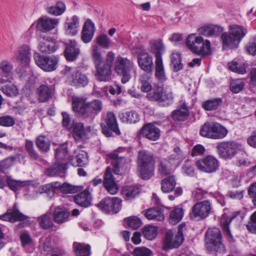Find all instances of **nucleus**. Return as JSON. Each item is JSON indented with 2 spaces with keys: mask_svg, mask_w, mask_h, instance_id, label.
I'll return each mask as SVG.
<instances>
[{
  "mask_svg": "<svg viewBox=\"0 0 256 256\" xmlns=\"http://www.w3.org/2000/svg\"><path fill=\"white\" fill-rule=\"evenodd\" d=\"M72 108L82 118L91 122L102 110V103L97 99L87 102L84 99L76 98L72 101Z\"/></svg>",
  "mask_w": 256,
  "mask_h": 256,
  "instance_id": "f257e3e1",
  "label": "nucleus"
},
{
  "mask_svg": "<svg viewBox=\"0 0 256 256\" xmlns=\"http://www.w3.org/2000/svg\"><path fill=\"white\" fill-rule=\"evenodd\" d=\"M110 158L112 168L108 166L106 170L103 180V185L108 193L115 194L117 193L118 187L112 172L115 174H121L120 170H122L126 164V160L122 157H118L116 154H112Z\"/></svg>",
  "mask_w": 256,
  "mask_h": 256,
  "instance_id": "f03ea898",
  "label": "nucleus"
},
{
  "mask_svg": "<svg viewBox=\"0 0 256 256\" xmlns=\"http://www.w3.org/2000/svg\"><path fill=\"white\" fill-rule=\"evenodd\" d=\"M248 33V30L242 26L234 24L229 26L228 32L222 34L220 39L223 49H236Z\"/></svg>",
  "mask_w": 256,
  "mask_h": 256,
  "instance_id": "7ed1b4c3",
  "label": "nucleus"
},
{
  "mask_svg": "<svg viewBox=\"0 0 256 256\" xmlns=\"http://www.w3.org/2000/svg\"><path fill=\"white\" fill-rule=\"evenodd\" d=\"M155 160L153 154L146 150L138 152L136 160V173L142 180L150 179L154 172Z\"/></svg>",
  "mask_w": 256,
  "mask_h": 256,
  "instance_id": "20e7f679",
  "label": "nucleus"
},
{
  "mask_svg": "<svg viewBox=\"0 0 256 256\" xmlns=\"http://www.w3.org/2000/svg\"><path fill=\"white\" fill-rule=\"evenodd\" d=\"M204 242L206 248L209 252L216 254H223L226 252V246L219 228H208L204 234Z\"/></svg>",
  "mask_w": 256,
  "mask_h": 256,
  "instance_id": "39448f33",
  "label": "nucleus"
},
{
  "mask_svg": "<svg viewBox=\"0 0 256 256\" xmlns=\"http://www.w3.org/2000/svg\"><path fill=\"white\" fill-rule=\"evenodd\" d=\"M185 43L188 48L196 54L205 56L212 54L210 42L208 40L204 41L202 36L196 34H189Z\"/></svg>",
  "mask_w": 256,
  "mask_h": 256,
  "instance_id": "423d86ee",
  "label": "nucleus"
},
{
  "mask_svg": "<svg viewBox=\"0 0 256 256\" xmlns=\"http://www.w3.org/2000/svg\"><path fill=\"white\" fill-rule=\"evenodd\" d=\"M146 98L152 102H157L158 105L162 107L168 106L174 102L173 94L164 91L162 86H156L152 88L148 93Z\"/></svg>",
  "mask_w": 256,
  "mask_h": 256,
  "instance_id": "0eeeda50",
  "label": "nucleus"
},
{
  "mask_svg": "<svg viewBox=\"0 0 256 256\" xmlns=\"http://www.w3.org/2000/svg\"><path fill=\"white\" fill-rule=\"evenodd\" d=\"M113 66L117 74L122 76L121 82L122 84H126L130 80L131 78L130 72L134 67L132 61L118 55L114 56Z\"/></svg>",
  "mask_w": 256,
  "mask_h": 256,
  "instance_id": "6e6552de",
  "label": "nucleus"
},
{
  "mask_svg": "<svg viewBox=\"0 0 256 256\" xmlns=\"http://www.w3.org/2000/svg\"><path fill=\"white\" fill-rule=\"evenodd\" d=\"M114 60V54L110 51L108 52L106 57L104 63L97 64L95 66L96 70V76L98 80L100 82H108L111 80L112 68Z\"/></svg>",
  "mask_w": 256,
  "mask_h": 256,
  "instance_id": "1a4fd4ad",
  "label": "nucleus"
},
{
  "mask_svg": "<svg viewBox=\"0 0 256 256\" xmlns=\"http://www.w3.org/2000/svg\"><path fill=\"white\" fill-rule=\"evenodd\" d=\"M184 224H180L178 226L177 234L174 237L172 230L167 231L164 240L163 250H167L173 248H178L180 247L184 240Z\"/></svg>",
  "mask_w": 256,
  "mask_h": 256,
  "instance_id": "9d476101",
  "label": "nucleus"
},
{
  "mask_svg": "<svg viewBox=\"0 0 256 256\" xmlns=\"http://www.w3.org/2000/svg\"><path fill=\"white\" fill-rule=\"evenodd\" d=\"M212 210V204L208 200L197 202L192 208L190 218L194 221H200L207 218Z\"/></svg>",
  "mask_w": 256,
  "mask_h": 256,
  "instance_id": "9b49d317",
  "label": "nucleus"
},
{
  "mask_svg": "<svg viewBox=\"0 0 256 256\" xmlns=\"http://www.w3.org/2000/svg\"><path fill=\"white\" fill-rule=\"evenodd\" d=\"M202 136L212 139L224 138L228 134V130L218 123H205L200 128Z\"/></svg>",
  "mask_w": 256,
  "mask_h": 256,
  "instance_id": "f8f14e48",
  "label": "nucleus"
},
{
  "mask_svg": "<svg viewBox=\"0 0 256 256\" xmlns=\"http://www.w3.org/2000/svg\"><path fill=\"white\" fill-rule=\"evenodd\" d=\"M34 59L36 64L42 70L46 72L55 70L59 62L58 56H44L39 52L34 54Z\"/></svg>",
  "mask_w": 256,
  "mask_h": 256,
  "instance_id": "ddd939ff",
  "label": "nucleus"
},
{
  "mask_svg": "<svg viewBox=\"0 0 256 256\" xmlns=\"http://www.w3.org/2000/svg\"><path fill=\"white\" fill-rule=\"evenodd\" d=\"M101 127L102 134L106 137L112 136L113 132L116 135L120 134L116 116L112 112L106 114L104 122L101 123Z\"/></svg>",
  "mask_w": 256,
  "mask_h": 256,
  "instance_id": "4468645a",
  "label": "nucleus"
},
{
  "mask_svg": "<svg viewBox=\"0 0 256 256\" xmlns=\"http://www.w3.org/2000/svg\"><path fill=\"white\" fill-rule=\"evenodd\" d=\"M122 202L120 198L107 197L102 200L96 206L106 213L114 214L121 210Z\"/></svg>",
  "mask_w": 256,
  "mask_h": 256,
  "instance_id": "2eb2a0df",
  "label": "nucleus"
},
{
  "mask_svg": "<svg viewBox=\"0 0 256 256\" xmlns=\"http://www.w3.org/2000/svg\"><path fill=\"white\" fill-rule=\"evenodd\" d=\"M196 165L200 171L212 173L216 172L219 168L218 160L212 155H208L196 162Z\"/></svg>",
  "mask_w": 256,
  "mask_h": 256,
  "instance_id": "dca6fc26",
  "label": "nucleus"
},
{
  "mask_svg": "<svg viewBox=\"0 0 256 256\" xmlns=\"http://www.w3.org/2000/svg\"><path fill=\"white\" fill-rule=\"evenodd\" d=\"M244 217L245 214L240 210L234 212L231 216L226 218H225L224 215L222 216L221 220V226L230 242H234V240L230 230V224L235 218L237 219L238 221H242Z\"/></svg>",
  "mask_w": 256,
  "mask_h": 256,
  "instance_id": "f3484780",
  "label": "nucleus"
},
{
  "mask_svg": "<svg viewBox=\"0 0 256 256\" xmlns=\"http://www.w3.org/2000/svg\"><path fill=\"white\" fill-rule=\"evenodd\" d=\"M70 70V68H66V73L68 74V79L72 86L84 87L88 84V80L86 75L77 70L71 72Z\"/></svg>",
  "mask_w": 256,
  "mask_h": 256,
  "instance_id": "a211bd4d",
  "label": "nucleus"
},
{
  "mask_svg": "<svg viewBox=\"0 0 256 256\" xmlns=\"http://www.w3.org/2000/svg\"><path fill=\"white\" fill-rule=\"evenodd\" d=\"M68 168L66 162L62 163L56 160L54 164L46 169L45 174L48 176H58L62 178L66 176Z\"/></svg>",
  "mask_w": 256,
  "mask_h": 256,
  "instance_id": "6ab92c4d",
  "label": "nucleus"
},
{
  "mask_svg": "<svg viewBox=\"0 0 256 256\" xmlns=\"http://www.w3.org/2000/svg\"><path fill=\"white\" fill-rule=\"evenodd\" d=\"M72 134L76 142H86L89 138L88 135L84 130V126L81 122L73 121V126L72 128Z\"/></svg>",
  "mask_w": 256,
  "mask_h": 256,
  "instance_id": "aec40b11",
  "label": "nucleus"
},
{
  "mask_svg": "<svg viewBox=\"0 0 256 256\" xmlns=\"http://www.w3.org/2000/svg\"><path fill=\"white\" fill-rule=\"evenodd\" d=\"M220 157L227 160L232 158L240 150L238 145H217Z\"/></svg>",
  "mask_w": 256,
  "mask_h": 256,
  "instance_id": "412c9836",
  "label": "nucleus"
},
{
  "mask_svg": "<svg viewBox=\"0 0 256 256\" xmlns=\"http://www.w3.org/2000/svg\"><path fill=\"white\" fill-rule=\"evenodd\" d=\"M140 134L142 136L149 140L156 141L160 136V131L158 128L151 124H145L140 130Z\"/></svg>",
  "mask_w": 256,
  "mask_h": 256,
  "instance_id": "4be33fe9",
  "label": "nucleus"
},
{
  "mask_svg": "<svg viewBox=\"0 0 256 256\" xmlns=\"http://www.w3.org/2000/svg\"><path fill=\"white\" fill-rule=\"evenodd\" d=\"M150 51L154 54L155 60H162V55L165 52V46L162 39L151 40L149 42Z\"/></svg>",
  "mask_w": 256,
  "mask_h": 256,
  "instance_id": "5701e85b",
  "label": "nucleus"
},
{
  "mask_svg": "<svg viewBox=\"0 0 256 256\" xmlns=\"http://www.w3.org/2000/svg\"><path fill=\"white\" fill-rule=\"evenodd\" d=\"M95 32L94 24L88 18L82 27L81 40L85 44L89 43L92 39Z\"/></svg>",
  "mask_w": 256,
  "mask_h": 256,
  "instance_id": "b1692460",
  "label": "nucleus"
},
{
  "mask_svg": "<svg viewBox=\"0 0 256 256\" xmlns=\"http://www.w3.org/2000/svg\"><path fill=\"white\" fill-rule=\"evenodd\" d=\"M80 54V50L75 41L70 40L66 44L64 56L66 60L73 62L76 60Z\"/></svg>",
  "mask_w": 256,
  "mask_h": 256,
  "instance_id": "393cba45",
  "label": "nucleus"
},
{
  "mask_svg": "<svg viewBox=\"0 0 256 256\" xmlns=\"http://www.w3.org/2000/svg\"><path fill=\"white\" fill-rule=\"evenodd\" d=\"M138 64L140 68L148 74L151 75L154 70L153 58L150 54L137 57Z\"/></svg>",
  "mask_w": 256,
  "mask_h": 256,
  "instance_id": "a878e982",
  "label": "nucleus"
},
{
  "mask_svg": "<svg viewBox=\"0 0 256 256\" xmlns=\"http://www.w3.org/2000/svg\"><path fill=\"white\" fill-rule=\"evenodd\" d=\"M58 23V21L56 18H40L38 20L36 28L38 30L46 32L54 28Z\"/></svg>",
  "mask_w": 256,
  "mask_h": 256,
  "instance_id": "bb28decb",
  "label": "nucleus"
},
{
  "mask_svg": "<svg viewBox=\"0 0 256 256\" xmlns=\"http://www.w3.org/2000/svg\"><path fill=\"white\" fill-rule=\"evenodd\" d=\"M14 206V208H15ZM28 218V217L20 212L18 209L8 210L4 214L0 216V219L10 222H22Z\"/></svg>",
  "mask_w": 256,
  "mask_h": 256,
  "instance_id": "cd10ccee",
  "label": "nucleus"
},
{
  "mask_svg": "<svg viewBox=\"0 0 256 256\" xmlns=\"http://www.w3.org/2000/svg\"><path fill=\"white\" fill-rule=\"evenodd\" d=\"M38 41V48L42 53L52 54L58 48L56 44L49 40L48 38L40 37Z\"/></svg>",
  "mask_w": 256,
  "mask_h": 256,
  "instance_id": "c85d7f7f",
  "label": "nucleus"
},
{
  "mask_svg": "<svg viewBox=\"0 0 256 256\" xmlns=\"http://www.w3.org/2000/svg\"><path fill=\"white\" fill-rule=\"evenodd\" d=\"M188 116L189 112L185 103L181 104L170 114V117L174 122H183L188 119Z\"/></svg>",
  "mask_w": 256,
  "mask_h": 256,
  "instance_id": "c756f323",
  "label": "nucleus"
},
{
  "mask_svg": "<svg viewBox=\"0 0 256 256\" xmlns=\"http://www.w3.org/2000/svg\"><path fill=\"white\" fill-rule=\"evenodd\" d=\"M74 200L78 206L88 208L91 205L92 196L88 190L76 194L74 196Z\"/></svg>",
  "mask_w": 256,
  "mask_h": 256,
  "instance_id": "7c9ffc66",
  "label": "nucleus"
},
{
  "mask_svg": "<svg viewBox=\"0 0 256 256\" xmlns=\"http://www.w3.org/2000/svg\"><path fill=\"white\" fill-rule=\"evenodd\" d=\"M118 117L121 122L126 124H136L140 118L138 114L134 110L120 112Z\"/></svg>",
  "mask_w": 256,
  "mask_h": 256,
  "instance_id": "2f4dec72",
  "label": "nucleus"
},
{
  "mask_svg": "<svg viewBox=\"0 0 256 256\" xmlns=\"http://www.w3.org/2000/svg\"><path fill=\"white\" fill-rule=\"evenodd\" d=\"M30 49L28 45L24 44L20 48L16 58L24 66L28 64L30 61Z\"/></svg>",
  "mask_w": 256,
  "mask_h": 256,
  "instance_id": "473e14b6",
  "label": "nucleus"
},
{
  "mask_svg": "<svg viewBox=\"0 0 256 256\" xmlns=\"http://www.w3.org/2000/svg\"><path fill=\"white\" fill-rule=\"evenodd\" d=\"M0 68L3 72V74L0 78V82H10L12 80V66L6 60L2 61L0 64Z\"/></svg>",
  "mask_w": 256,
  "mask_h": 256,
  "instance_id": "72a5a7b5",
  "label": "nucleus"
},
{
  "mask_svg": "<svg viewBox=\"0 0 256 256\" xmlns=\"http://www.w3.org/2000/svg\"><path fill=\"white\" fill-rule=\"evenodd\" d=\"M70 213L64 208L58 206L53 214L54 220L58 224H62L68 220Z\"/></svg>",
  "mask_w": 256,
  "mask_h": 256,
  "instance_id": "f704fd0d",
  "label": "nucleus"
},
{
  "mask_svg": "<svg viewBox=\"0 0 256 256\" xmlns=\"http://www.w3.org/2000/svg\"><path fill=\"white\" fill-rule=\"evenodd\" d=\"M140 193V188L136 185H126L122 190V194L126 200L134 198Z\"/></svg>",
  "mask_w": 256,
  "mask_h": 256,
  "instance_id": "c9c22d12",
  "label": "nucleus"
},
{
  "mask_svg": "<svg viewBox=\"0 0 256 256\" xmlns=\"http://www.w3.org/2000/svg\"><path fill=\"white\" fill-rule=\"evenodd\" d=\"M67 145H59L55 150V158L56 160L62 163L66 162L68 164V160L69 161V158L71 156L68 154Z\"/></svg>",
  "mask_w": 256,
  "mask_h": 256,
  "instance_id": "e433bc0d",
  "label": "nucleus"
},
{
  "mask_svg": "<svg viewBox=\"0 0 256 256\" xmlns=\"http://www.w3.org/2000/svg\"><path fill=\"white\" fill-rule=\"evenodd\" d=\"M6 182L10 189L14 192H16L22 188L29 186L30 184V181L15 180L11 176H8Z\"/></svg>",
  "mask_w": 256,
  "mask_h": 256,
  "instance_id": "4c0bfd02",
  "label": "nucleus"
},
{
  "mask_svg": "<svg viewBox=\"0 0 256 256\" xmlns=\"http://www.w3.org/2000/svg\"><path fill=\"white\" fill-rule=\"evenodd\" d=\"M223 102L222 99L220 98H214L208 99L202 103V107L206 111H212L217 110Z\"/></svg>",
  "mask_w": 256,
  "mask_h": 256,
  "instance_id": "58836bf2",
  "label": "nucleus"
},
{
  "mask_svg": "<svg viewBox=\"0 0 256 256\" xmlns=\"http://www.w3.org/2000/svg\"><path fill=\"white\" fill-rule=\"evenodd\" d=\"M154 76L161 83L165 82L167 80L162 60H155Z\"/></svg>",
  "mask_w": 256,
  "mask_h": 256,
  "instance_id": "ea45409f",
  "label": "nucleus"
},
{
  "mask_svg": "<svg viewBox=\"0 0 256 256\" xmlns=\"http://www.w3.org/2000/svg\"><path fill=\"white\" fill-rule=\"evenodd\" d=\"M176 177L174 175L170 176L161 181V190L164 193L172 192L176 185Z\"/></svg>",
  "mask_w": 256,
  "mask_h": 256,
  "instance_id": "a19ab883",
  "label": "nucleus"
},
{
  "mask_svg": "<svg viewBox=\"0 0 256 256\" xmlns=\"http://www.w3.org/2000/svg\"><path fill=\"white\" fill-rule=\"evenodd\" d=\"M38 101L40 102H47L52 96L50 88L46 85L42 84L37 89Z\"/></svg>",
  "mask_w": 256,
  "mask_h": 256,
  "instance_id": "79ce46f5",
  "label": "nucleus"
},
{
  "mask_svg": "<svg viewBox=\"0 0 256 256\" xmlns=\"http://www.w3.org/2000/svg\"><path fill=\"white\" fill-rule=\"evenodd\" d=\"M228 66L230 70L238 74H244L246 73V68L248 64L242 61L238 62L234 60L228 63Z\"/></svg>",
  "mask_w": 256,
  "mask_h": 256,
  "instance_id": "37998d69",
  "label": "nucleus"
},
{
  "mask_svg": "<svg viewBox=\"0 0 256 256\" xmlns=\"http://www.w3.org/2000/svg\"><path fill=\"white\" fill-rule=\"evenodd\" d=\"M144 216L148 220H156L157 221H162L164 218L162 210L159 208H149L146 212Z\"/></svg>",
  "mask_w": 256,
  "mask_h": 256,
  "instance_id": "c03bdc74",
  "label": "nucleus"
},
{
  "mask_svg": "<svg viewBox=\"0 0 256 256\" xmlns=\"http://www.w3.org/2000/svg\"><path fill=\"white\" fill-rule=\"evenodd\" d=\"M66 8V7L64 3L62 1H58L55 6L47 7L46 10L49 14L58 16L64 13Z\"/></svg>",
  "mask_w": 256,
  "mask_h": 256,
  "instance_id": "a18cd8bd",
  "label": "nucleus"
},
{
  "mask_svg": "<svg viewBox=\"0 0 256 256\" xmlns=\"http://www.w3.org/2000/svg\"><path fill=\"white\" fill-rule=\"evenodd\" d=\"M79 27V19L78 17L74 15L72 18V20L66 24L67 32L72 36H75L78 32Z\"/></svg>",
  "mask_w": 256,
  "mask_h": 256,
  "instance_id": "49530a36",
  "label": "nucleus"
},
{
  "mask_svg": "<svg viewBox=\"0 0 256 256\" xmlns=\"http://www.w3.org/2000/svg\"><path fill=\"white\" fill-rule=\"evenodd\" d=\"M74 249L76 256H90V246L88 244L74 242Z\"/></svg>",
  "mask_w": 256,
  "mask_h": 256,
  "instance_id": "de8ad7c7",
  "label": "nucleus"
},
{
  "mask_svg": "<svg viewBox=\"0 0 256 256\" xmlns=\"http://www.w3.org/2000/svg\"><path fill=\"white\" fill-rule=\"evenodd\" d=\"M158 228L152 225H146L143 227L142 234L147 240H152L154 239L158 235Z\"/></svg>",
  "mask_w": 256,
  "mask_h": 256,
  "instance_id": "09e8293b",
  "label": "nucleus"
},
{
  "mask_svg": "<svg viewBox=\"0 0 256 256\" xmlns=\"http://www.w3.org/2000/svg\"><path fill=\"white\" fill-rule=\"evenodd\" d=\"M171 68L174 72H178L183 68L182 63L181 54L179 52L173 53L171 58Z\"/></svg>",
  "mask_w": 256,
  "mask_h": 256,
  "instance_id": "8fccbe9b",
  "label": "nucleus"
},
{
  "mask_svg": "<svg viewBox=\"0 0 256 256\" xmlns=\"http://www.w3.org/2000/svg\"><path fill=\"white\" fill-rule=\"evenodd\" d=\"M38 221L40 227L44 230H48L53 225L52 214L50 212H47L38 217Z\"/></svg>",
  "mask_w": 256,
  "mask_h": 256,
  "instance_id": "3c124183",
  "label": "nucleus"
},
{
  "mask_svg": "<svg viewBox=\"0 0 256 256\" xmlns=\"http://www.w3.org/2000/svg\"><path fill=\"white\" fill-rule=\"evenodd\" d=\"M69 162L74 166L82 167L86 164V158L85 154H78L76 156H71Z\"/></svg>",
  "mask_w": 256,
  "mask_h": 256,
  "instance_id": "603ef678",
  "label": "nucleus"
},
{
  "mask_svg": "<svg viewBox=\"0 0 256 256\" xmlns=\"http://www.w3.org/2000/svg\"><path fill=\"white\" fill-rule=\"evenodd\" d=\"M10 82L1 86L2 91L8 96H16L18 94L17 88Z\"/></svg>",
  "mask_w": 256,
  "mask_h": 256,
  "instance_id": "864d4df0",
  "label": "nucleus"
},
{
  "mask_svg": "<svg viewBox=\"0 0 256 256\" xmlns=\"http://www.w3.org/2000/svg\"><path fill=\"white\" fill-rule=\"evenodd\" d=\"M184 214V210L182 208L176 207L172 210L170 214V219L172 222L178 223L182 218Z\"/></svg>",
  "mask_w": 256,
  "mask_h": 256,
  "instance_id": "5fc2aeb1",
  "label": "nucleus"
},
{
  "mask_svg": "<svg viewBox=\"0 0 256 256\" xmlns=\"http://www.w3.org/2000/svg\"><path fill=\"white\" fill-rule=\"evenodd\" d=\"M124 221L127 223L130 228L134 230L138 228L142 225V220L136 216H132L126 218Z\"/></svg>",
  "mask_w": 256,
  "mask_h": 256,
  "instance_id": "6e6d98bb",
  "label": "nucleus"
},
{
  "mask_svg": "<svg viewBox=\"0 0 256 256\" xmlns=\"http://www.w3.org/2000/svg\"><path fill=\"white\" fill-rule=\"evenodd\" d=\"M245 83L240 80H236L232 82L230 85V90L234 94H238L242 91L244 86Z\"/></svg>",
  "mask_w": 256,
  "mask_h": 256,
  "instance_id": "4d7b16f0",
  "label": "nucleus"
},
{
  "mask_svg": "<svg viewBox=\"0 0 256 256\" xmlns=\"http://www.w3.org/2000/svg\"><path fill=\"white\" fill-rule=\"evenodd\" d=\"M92 56L95 66H97V64L104 63L102 54L100 52H99L98 48L97 45L95 44L92 46Z\"/></svg>",
  "mask_w": 256,
  "mask_h": 256,
  "instance_id": "13d9d810",
  "label": "nucleus"
},
{
  "mask_svg": "<svg viewBox=\"0 0 256 256\" xmlns=\"http://www.w3.org/2000/svg\"><path fill=\"white\" fill-rule=\"evenodd\" d=\"M246 228L250 232L256 234V211L250 216V220L246 225Z\"/></svg>",
  "mask_w": 256,
  "mask_h": 256,
  "instance_id": "bf43d9fd",
  "label": "nucleus"
},
{
  "mask_svg": "<svg viewBox=\"0 0 256 256\" xmlns=\"http://www.w3.org/2000/svg\"><path fill=\"white\" fill-rule=\"evenodd\" d=\"M16 160L14 156H10L0 162V171L4 173L5 170L9 168L14 164Z\"/></svg>",
  "mask_w": 256,
  "mask_h": 256,
  "instance_id": "052dcab7",
  "label": "nucleus"
},
{
  "mask_svg": "<svg viewBox=\"0 0 256 256\" xmlns=\"http://www.w3.org/2000/svg\"><path fill=\"white\" fill-rule=\"evenodd\" d=\"M246 52L252 56H256V38H253L249 40L245 46Z\"/></svg>",
  "mask_w": 256,
  "mask_h": 256,
  "instance_id": "680f3d73",
  "label": "nucleus"
},
{
  "mask_svg": "<svg viewBox=\"0 0 256 256\" xmlns=\"http://www.w3.org/2000/svg\"><path fill=\"white\" fill-rule=\"evenodd\" d=\"M97 44L103 48L108 49L110 45V40L105 34L100 35L96 38Z\"/></svg>",
  "mask_w": 256,
  "mask_h": 256,
  "instance_id": "e2e57ef3",
  "label": "nucleus"
},
{
  "mask_svg": "<svg viewBox=\"0 0 256 256\" xmlns=\"http://www.w3.org/2000/svg\"><path fill=\"white\" fill-rule=\"evenodd\" d=\"M15 124L14 118L11 116H0V126L5 127L13 126Z\"/></svg>",
  "mask_w": 256,
  "mask_h": 256,
  "instance_id": "0e129e2a",
  "label": "nucleus"
},
{
  "mask_svg": "<svg viewBox=\"0 0 256 256\" xmlns=\"http://www.w3.org/2000/svg\"><path fill=\"white\" fill-rule=\"evenodd\" d=\"M134 254L136 256H152V252L145 247H138L134 249Z\"/></svg>",
  "mask_w": 256,
  "mask_h": 256,
  "instance_id": "69168bd1",
  "label": "nucleus"
},
{
  "mask_svg": "<svg viewBox=\"0 0 256 256\" xmlns=\"http://www.w3.org/2000/svg\"><path fill=\"white\" fill-rule=\"evenodd\" d=\"M78 186H74L66 182H64L61 186V192L64 194H74L78 191Z\"/></svg>",
  "mask_w": 256,
  "mask_h": 256,
  "instance_id": "338daca9",
  "label": "nucleus"
},
{
  "mask_svg": "<svg viewBox=\"0 0 256 256\" xmlns=\"http://www.w3.org/2000/svg\"><path fill=\"white\" fill-rule=\"evenodd\" d=\"M62 126L66 130H70L73 126V122L72 124L70 123L71 120L70 115L66 112H62Z\"/></svg>",
  "mask_w": 256,
  "mask_h": 256,
  "instance_id": "774afa93",
  "label": "nucleus"
}]
</instances>
